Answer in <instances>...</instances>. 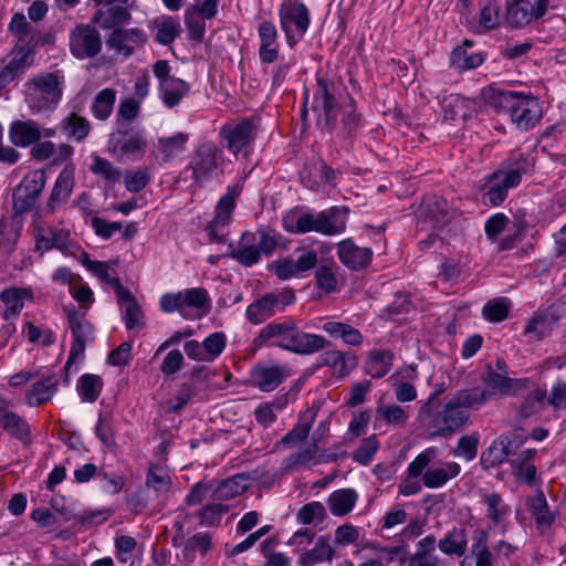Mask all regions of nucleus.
Masks as SVG:
<instances>
[{"label":"nucleus","mask_w":566,"mask_h":566,"mask_svg":"<svg viewBox=\"0 0 566 566\" xmlns=\"http://www.w3.org/2000/svg\"><path fill=\"white\" fill-rule=\"evenodd\" d=\"M276 337L281 338L276 343L277 347L298 355L317 353L329 344L321 335L301 332L296 321L287 318L283 322H271L262 327L259 335L254 338V345L261 347L270 339Z\"/></svg>","instance_id":"1"},{"label":"nucleus","mask_w":566,"mask_h":566,"mask_svg":"<svg viewBox=\"0 0 566 566\" xmlns=\"http://www.w3.org/2000/svg\"><path fill=\"white\" fill-rule=\"evenodd\" d=\"M346 86L335 75H316L312 109L317 115V124L322 130L333 133L337 129V117L340 107L347 102Z\"/></svg>","instance_id":"2"},{"label":"nucleus","mask_w":566,"mask_h":566,"mask_svg":"<svg viewBox=\"0 0 566 566\" xmlns=\"http://www.w3.org/2000/svg\"><path fill=\"white\" fill-rule=\"evenodd\" d=\"M486 101L496 108H507L512 123L521 130L534 128L543 117L542 106L533 96L512 91L490 90Z\"/></svg>","instance_id":"3"},{"label":"nucleus","mask_w":566,"mask_h":566,"mask_svg":"<svg viewBox=\"0 0 566 566\" xmlns=\"http://www.w3.org/2000/svg\"><path fill=\"white\" fill-rule=\"evenodd\" d=\"M531 168L532 164L523 156L502 163L497 170L485 177L486 190L483 198L488 199L493 207L500 206L506 199L509 189L517 187L522 176L527 174Z\"/></svg>","instance_id":"4"},{"label":"nucleus","mask_w":566,"mask_h":566,"mask_svg":"<svg viewBox=\"0 0 566 566\" xmlns=\"http://www.w3.org/2000/svg\"><path fill=\"white\" fill-rule=\"evenodd\" d=\"M349 209L332 207L318 213H304L296 220V233L317 232L324 235L343 233L346 229Z\"/></svg>","instance_id":"5"},{"label":"nucleus","mask_w":566,"mask_h":566,"mask_svg":"<svg viewBox=\"0 0 566 566\" xmlns=\"http://www.w3.org/2000/svg\"><path fill=\"white\" fill-rule=\"evenodd\" d=\"M222 165V149L213 142H203L193 150L185 172L191 171V179L201 187L218 176Z\"/></svg>","instance_id":"6"},{"label":"nucleus","mask_w":566,"mask_h":566,"mask_svg":"<svg viewBox=\"0 0 566 566\" xmlns=\"http://www.w3.org/2000/svg\"><path fill=\"white\" fill-rule=\"evenodd\" d=\"M418 419L430 429L432 437H447L468 422L469 413L449 399L442 409L430 411L428 416Z\"/></svg>","instance_id":"7"},{"label":"nucleus","mask_w":566,"mask_h":566,"mask_svg":"<svg viewBox=\"0 0 566 566\" xmlns=\"http://www.w3.org/2000/svg\"><path fill=\"white\" fill-rule=\"evenodd\" d=\"M46 182L43 169L28 172L12 192V208L15 214L22 216L29 212L42 193Z\"/></svg>","instance_id":"8"},{"label":"nucleus","mask_w":566,"mask_h":566,"mask_svg":"<svg viewBox=\"0 0 566 566\" xmlns=\"http://www.w3.org/2000/svg\"><path fill=\"white\" fill-rule=\"evenodd\" d=\"M93 23L76 24L70 32V51L78 60L92 59L102 51V38Z\"/></svg>","instance_id":"9"},{"label":"nucleus","mask_w":566,"mask_h":566,"mask_svg":"<svg viewBox=\"0 0 566 566\" xmlns=\"http://www.w3.org/2000/svg\"><path fill=\"white\" fill-rule=\"evenodd\" d=\"M280 24L286 34L289 44L296 43L291 34V24H294L300 36H302L310 25V13L304 3L296 0H284L279 10Z\"/></svg>","instance_id":"10"},{"label":"nucleus","mask_w":566,"mask_h":566,"mask_svg":"<svg viewBox=\"0 0 566 566\" xmlns=\"http://www.w3.org/2000/svg\"><path fill=\"white\" fill-rule=\"evenodd\" d=\"M147 142L140 130L134 129L128 124H118V128L109 135L108 149L120 157L144 151Z\"/></svg>","instance_id":"11"},{"label":"nucleus","mask_w":566,"mask_h":566,"mask_svg":"<svg viewBox=\"0 0 566 566\" xmlns=\"http://www.w3.org/2000/svg\"><path fill=\"white\" fill-rule=\"evenodd\" d=\"M9 32L17 39L12 53L28 51V57L34 60V49L40 40V31L28 22L23 13H14L8 27Z\"/></svg>","instance_id":"12"},{"label":"nucleus","mask_w":566,"mask_h":566,"mask_svg":"<svg viewBox=\"0 0 566 566\" xmlns=\"http://www.w3.org/2000/svg\"><path fill=\"white\" fill-rule=\"evenodd\" d=\"M64 311L73 336L70 355L65 364V369H67L78 356L84 354L86 342L93 335V325L85 318L84 314H78L74 307Z\"/></svg>","instance_id":"13"},{"label":"nucleus","mask_w":566,"mask_h":566,"mask_svg":"<svg viewBox=\"0 0 566 566\" xmlns=\"http://www.w3.org/2000/svg\"><path fill=\"white\" fill-rule=\"evenodd\" d=\"M256 130L252 120L243 119L237 124L223 125L220 136L226 140L227 148L231 153L238 154L254 139Z\"/></svg>","instance_id":"14"},{"label":"nucleus","mask_w":566,"mask_h":566,"mask_svg":"<svg viewBox=\"0 0 566 566\" xmlns=\"http://www.w3.org/2000/svg\"><path fill=\"white\" fill-rule=\"evenodd\" d=\"M562 317L560 306L549 305L544 310H538L527 322L524 333L532 335L535 340H542L551 335Z\"/></svg>","instance_id":"15"},{"label":"nucleus","mask_w":566,"mask_h":566,"mask_svg":"<svg viewBox=\"0 0 566 566\" xmlns=\"http://www.w3.org/2000/svg\"><path fill=\"white\" fill-rule=\"evenodd\" d=\"M51 249H57L65 255L75 256L80 247L71 241L69 230L50 229L48 234L39 232L35 235V251L42 255Z\"/></svg>","instance_id":"16"},{"label":"nucleus","mask_w":566,"mask_h":566,"mask_svg":"<svg viewBox=\"0 0 566 566\" xmlns=\"http://www.w3.org/2000/svg\"><path fill=\"white\" fill-rule=\"evenodd\" d=\"M442 116L448 122H467L476 113L474 99L463 97L459 94H450L441 101Z\"/></svg>","instance_id":"17"},{"label":"nucleus","mask_w":566,"mask_h":566,"mask_svg":"<svg viewBox=\"0 0 566 566\" xmlns=\"http://www.w3.org/2000/svg\"><path fill=\"white\" fill-rule=\"evenodd\" d=\"M10 405V401L0 397V428L12 438L25 441L31 434L30 424L23 417L11 411Z\"/></svg>","instance_id":"18"},{"label":"nucleus","mask_w":566,"mask_h":566,"mask_svg":"<svg viewBox=\"0 0 566 566\" xmlns=\"http://www.w3.org/2000/svg\"><path fill=\"white\" fill-rule=\"evenodd\" d=\"M146 40L147 36L140 29L115 28L106 39V45L115 49L118 53H123L126 57H128L135 51L133 44H144Z\"/></svg>","instance_id":"19"},{"label":"nucleus","mask_w":566,"mask_h":566,"mask_svg":"<svg viewBox=\"0 0 566 566\" xmlns=\"http://www.w3.org/2000/svg\"><path fill=\"white\" fill-rule=\"evenodd\" d=\"M337 255L345 266L357 271L370 263L373 251L369 248H359L350 239H346L338 243Z\"/></svg>","instance_id":"20"},{"label":"nucleus","mask_w":566,"mask_h":566,"mask_svg":"<svg viewBox=\"0 0 566 566\" xmlns=\"http://www.w3.org/2000/svg\"><path fill=\"white\" fill-rule=\"evenodd\" d=\"M42 137L40 125L32 119L13 120L9 127L10 142L17 147H29Z\"/></svg>","instance_id":"21"},{"label":"nucleus","mask_w":566,"mask_h":566,"mask_svg":"<svg viewBox=\"0 0 566 566\" xmlns=\"http://www.w3.org/2000/svg\"><path fill=\"white\" fill-rule=\"evenodd\" d=\"M98 9L91 19L93 24H98L103 30L115 29L128 23L132 15L126 4L113 3Z\"/></svg>","instance_id":"22"},{"label":"nucleus","mask_w":566,"mask_h":566,"mask_svg":"<svg viewBox=\"0 0 566 566\" xmlns=\"http://www.w3.org/2000/svg\"><path fill=\"white\" fill-rule=\"evenodd\" d=\"M73 187L74 168L65 166L55 180L46 206V211L53 213L57 206L66 202L72 193Z\"/></svg>","instance_id":"23"},{"label":"nucleus","mask_w":566,"mask_h":566,"mask_svg":"<svg viewBox=\"0 0 566 566\" xmlns=\"http://www.w3.org/2000/svg\"><path fill=\"white\" fill-rule=\"evenodd\" d=\"M420 213L433 222L434 228L444 227L451 219L448 201L439 196H426L420 206Z\"/></svg>","instance_id":"24"},{"label":"nucleus","mask_w":566,"mask_h":566,"mask_svg":"<svg viewBox=\"0 0 566 566\" xmlns=\"http://www.w3.org/2000/svg\"><path fill=\"white\" fill-rule=\"evenodd\" d=\"M258 31L261 41L259 50L260 60L263 63L271 64L279 55L276 28L271 21H263L260 23Z\"/></svg>","instance_id":"25"},{"label":"nucleus","mask_w":566,"mask_h":566,"mask_svg":"<svg viewBox=\"0 0 566 566\" xmlns=\"http://www.w3.org/2000/svg\"><path fill=\"white\" fill-rule=\"evenodd\" d=\"M335 177L336 171L322 160L313 161L301 172L302 184L310 189H318L321 185L332 182Z\"/></svg>","instance_id":"26"},{"label":"nucleus","mask_w":566,"mask_h":566,"mask_svg":"<svg viewBox=\"0 0 566 566\" xmlns=\"http://www.w3.org/2000/svg\"><path fill=\"white\" fill-rule=\"evenodd\" d=\"M25 86L40 93L45 102H57L61 98L59 75L56 73H45L30 80Z\"/></svg>","instance_id":"27"},{"label":"nucleus","mask_w":566,"mask_h":566,"mask_svg":"<svg viewBox=\"0 0 566 566\" xmlns=\"http://www.w3.org/2000/svg\"><path fill=\"white\" fill-rule=\"evenodd\" d=\"M32 64L33 59L28 57V51L18 54L11 52L9 63L0 70V91L20 77Z\"/></svg>","instance_id":"28"},{"label":"nucleus","mask_w":566,"mask_h":566,"mask_svg":"<svg viewBox=\"0 0 566 566\" xmlns=\"http://www.w3.org/2000/svg\"><path fill=\"white\" fill-rule=\"evenodd\" d=\"M212 547L211 536L208 533L199 532L185 541L181 549L180 562L184 566H189L199 553L205 556Z\"/></svg>","instance_id":"29"},{"label":"nucleus","mask_w":566,"mask_h":566,"mask_svg":"<svg viewBox=\"0 0 566 566\" xmlns=\"http://www.w3.org/2000/svg\"><path fill=\"white\" fill-rule=\"evenodd\" d=\"M248 476L237 474L229 479L220 481L212 490L211 499L213 501H228L241 495L248 489Z\"/></svg>","instance_id":"30"},{"label":"nucleus","mask_w":566,"mask_h":566,"mask_svg":"<svg viewBox=\"0 0 566 566\" xmlns=\"http://www.w3.org/2000/svg\"><path fill=\"white\" fill-rule=\"evenodd\" d=\"M252 381L264 392L274 390L284 379V369L281 366L255 367L252 370Z\"/></svg>","instance_id":"31"},{"label":"nucleus","mask_w":566,"mask_h":566,"mask_svg":"<svg viewBox=\"0 0 566 566\" xmlns=\"http://www.w3.org/2000/svg\"><path fill=\"white\" fill-rule=\"evenodd\" d=\"M229 256L237 260L244 266H251L258 263L261 255L260 250L255 245V234L251 232H244L241 235L238 249L232 250Z\"/></svg>","instance_id":"32"},{"label":"nucleus","mask_w":566,"mask_h":566,"mask_svg":"<svg viewBox=\"0 0 566 566\" xmlns=\"http://www.w3.org/2000/svg\"><path fill=\"white\" fill-rule=\"evenodd\" d=\"M394 354L389 349H374L365 364V373L375 379L386 376L392 365Z\"/></svg>","instance_id":"33"},{"label":"nucleus","mask_w":566,"mask_h":566,"mask_svg":"<svg viewBox=\"0 0 566 566\" xmlns=\"http://www.w3.org/2000/svg\"><path fill=\"white\" fill-rule=\"evenodd\" d=\"M358 494L353 489H339L332 492L327 500L329 511L335 516L348 514L355 506Z\"/></svg>","instance_id":"34"},{"label":"nucleus","mask_w":566,"mask_h":566,"mask_svg":"<svg viewBox=\"0 0 566 566\" xmlns=\"http://www.w3.org/2000/svg\"><path fill=\"white\" fill-rule=\"evenodd\" d=\"M347 102L340 107V125L339 135L344 138L353 137L356 135L360 122L361 115L357 112L356 103L352 96H346Z\"/></svg>","instance_id":"35"},{"label":"nucleus","mask_w":566,"mask_h":566,"mask_svg":"<svg viewBox=\"0 0 566 566\" xmlns=\"http://www.w3.org/2000/svg\"><path fill=\"white\" fill-rule=\"evenodd\" d=\"M438 546L446 555L463 556L468 547L467 531L463 527H453L439 541Z\"/></svg>","instance_id":"36"},{"label":"nucleus","mask_w":566,"mask_h":566,"mask_svg":"<svg viewBox=\"0 0 566 566\" xmlns=\"http://www.w3.org/2000/svg\"><path fill=\"white\" fill-rule=\"evenodd\" d=\"M461 467L457 462H447L442 468L429 469L423 473V484L429 489L444 485L450 479L458 476Z\"/></svg>","instance_id":"37"},{"label":"nucleus","mask_w":566,"mask_h":566,"mask_svg":"<svg viewBox=\"0 0 566 566\" xmlns=\"http://www.w3.org/2000/svg\"><path fill=\"white\" fill-rule=\"evenodd\" d=\"M276 311L272 294L266 293L247 307L245 316L250 323L260 324L272 317Z\"/></svg>","instance_id":"38"},{"label":"nucleus","mask_w":566,"mask_h":566,"mask_svg":"<svg viewBox=\"0 0 566 566\" xmlns=\"http://www.w3.org/2000/svg\"><path fill=\"white\" fill-rule=\"evenodd\" d=\"M471 46L472 43L469 40H465L462 46H457L450 56L451 65L461 71L480 66L483 57L478 52H469L468 48Z\"/></svg>","instance_id":"39"},{"label":"nucleus","mask_w":566,"mask_h":566,"mask_svg":"<svg viewBox=\"0 0 566 566\" xmlns=\"http://www.w3.org/2000/svg\"><path fill=\"white\" fill-rule=\"evenodd\" d=\"M526 505L538 526H551L555 522L556 515L549 510L543 491H537L534 497H527Z\"/></svg>","instance_id":"40"},{"label":"nucleus","mask_w":566,"mask_h":566,"mask_svg":"<svg viewBox=\"0 0 566 566\" xmlns=\"http://www.w3.org/2000/svg\"><path fill=\"white\" fill-rule=\"evenodd\" d=\"M335 554L326 536H319L313 549L305 551L298 558V564L311 566L323 560H331Z\"/></svg>","instance_id":"41"},{"label":"nucleus","mask_w":566,"mask_h":566,"mask_svg":"<svg viewBox=\"0 0 566 566\" xmlns=\"http://www.w3.org/2000/svg\"><path fill=\"white\" fill-rule=\"evenodd\" d=\"M491 394L479 387L458 390L450 399L461 409H472L483 405Z\"/></svg>","instance_id":"42"},{"label":"nucleus","mask_w":566,"mask_h":566,"mask_svg":"<svg viewBox=\"0 0 566 566\" xmlns=\"http://www.w3.org/2000/svg\"><path fill=\"white\" fill-rule=\"evenodd\" d=\"M528 0H513L506 7V22L512 28H522L533 19Z\"/></svg>","instance_id":"43"},{"label":"nucleus","mask_w":566,"mask_h":566,"mask_svg":"<svg viewBox=\"0 0 566 566\" xmlns=\"http://www.w3.org/2000/svg\"><path fill=\"white\" fill-rule=\"evenodd\" d=\"M376 417L385 421L387 426L403 427L409 419V407L399 405H380L376 408Z\"/></svg>","instance_id":"44"},{"label":"nucleus","mask_w":566,"mask_h":566,"mask_svg":"<svg viewBox=\"0 0 566 566\" xmlns=\"http://www.w3.org/2000/svg\"><path fill=\"white\" fill-rule=\"evenodd\" d=\"M56 386L57 380L53 376L34 382L27 397L28 403L30 406H40L49 401L56 391Z\"/></svg>","instance_id":"45"},{"label":"nucleus","mask_w":566,"mask_h":566,"mask_svg":"<svg viewBox=\"0 0 566 566\" xmlns=\"http://www.w3.org/2000/svg\"><path fill=\"white\" fill-rule=\"evenodd\" d=\"M489 533L479 530L472 538L471 554L475 557V566H493V555L488 545Z\"/></svg>","instance_id":"46"},{"label":"nucleus","mask_w":566,"mask_h":566,"mask_svg":"<svg viewBox=\"0 0 566 566\" xmlns=\"http://www.w3.org/2000/svg\"><path fill=\"white\" fill-rule=\"evenodd\" d=\"M240 190L237 187L228 188V191L222 196L214 211L216 222H221V227H226L231 220V213L235 208V200L239 197Z\"/></svg>","instance_id":"47"},{"label":"nucleus","mask_w":566,"mask_h":566,"mask_svg":"<svg viewBox=\"0 0 566 566\" xmlns=\"http://www.w3.org/2000/svg\"><path fill=\"white\" fill-rule=\"evenodd\" d=\"M103 381L98 375L84 374L77 381V391L83 401L94 402L99 397Z\"/></svg>","instance_id":"48"},{"label":"nucleus","mask_w":566,"mask_h":566,"mask_svg":"<svg viewBox=\"0 0 566 566\" xmlns=\"http://www.w3.org/2000/svg\"><path fill=\"white\" fill-rule=\"evenodd\" d=\"M160 86L163 92V102L169 108L178 105L189 91L188 83L180 78H171Z\"/></svg>","instance_id":"49"},{"label":"nucleus","mask_w":566,"mask_h":566,"mask_svg":"<svg viewBox=\"0 0 566 566\" xmlns=\"http://www.w3.org/2000/svg\"><path fill=\"white\" fill-rule=\"evenodd\" d=\"M115 101L116 93L113 88L102 90L93 101L91 107L93 115L101 120L106 119L113 111Z\"/></svg>","instance_id":"50"},{"label":"nucleus","mask_w":566,"mask_h":566,"mask_svg":"<svg viewBox=\"0 0 566 566\" xmlns=\"http://www.w3.org/2000/svg\"><path fill=\"white\" fill-rule=\"evenodd\" d=\"M30 295L31 293L25 289H6L0 295L2 302L7 306L4 317L9 318V316L18 315L23 307L24 297Z\"/></svg>","instance_id":"51"},{"label":"nucleus","mask_w":566,"mask_h":566,"mask_svg":"<svg viewBox=\"0 0 566 566\" xmlns=\"http://www.w3.org/2000/svg\"><path fill=\"white\" fill-rule=\"evenodd\" d=\"M296 518L304 525L323 523L326 518V510L321 502L313 501L298 509Z\"/></svg>","instance_id":"52"},{"label":"nucleus","mask_w":566,"mask_h":566,"mask_svg":"<svg viewBox=\"0 0 566 566\" xmlns=\"http://www.w3.org/2000/svg\"><path fill=\"white\" fill-rule=\"evenodd\" d=\"M510 301L499 297L489 301L482 308V315L485 319L497 323L504 321L509 315Z\"/></svg>","instance_id":"53"},{"label":"nucleus","mask_w":566,"mask_h":566,"mask_svg":"<svg viewBox=\"0 0 566 566\" xmlns=\"http://www.w3.org/2000/svg\"><path fill=\"white\" fill-rule=\"evenodd\" d=\"M180 25L177 20L171 17L163 19L157 23L156 42L168 45L179 35Z\"/></svg>","instance_id":"54"},{"label":"nucleus","mask_w":566,"mask_h":566,"mask_svg":"<svg viewBox=\"0 0 566 566\" xmlns=\"http://www.w3.org/2000/svg\"><path fill=\"white\" fill-rule=\"evenodd\" d=\"M546 396V390L542 388L531 391L520 407V415L523 418H528L539 412L545 405Z\"/></svg>","instance_id":"55"},{"label":"nucleus","mask_w":566,"mask_h":566,"mask_svg":"<svg viewBox=\"0 0 566 566\" xmlns=\"http://www.w3.org/2000/svg\"><path fill=\"white\" fill-rule=\"evenodd\" d=\"M146 486L158 493L167 492L171 485L169 474L159 465H151L146 476Z\"/></svg>","instance_id":"56"},{"label":"nucleus","mask_w":566,"mask_h":566,"mask_svg":"<svg viewBox=\"0 0 566 566\" xmlns=\"http://www.w3.org/2000/svg\"><path fill=\"white\" fill-rule=\"evenodd\" d=\"M65 129L69 130V136L75 140H83L90 133L91 126L86 118L76 114H71L62 122Z\"/></svg>","instance_id":"57"},{"label":"nucleus","mask_w":566,"mask_h":566,"mask_svg":"<svg viewBox=\"0 0 566 566\" xmlns=\"http://www.w3.org/2000/svg\"><path fill=\"white\" fill-rule=\"evenodd\" d=\"M189 136L185 133H177L174 136L159 139V150L163 153L165 160H169L172 156L182 151Z\"/></svg>","instance_id":"58"},{"label":"nucleus","mask_w":566,"mask_h":566,"mask_svg":"<svg viewBox=\"0 0 566 566\" xmlns=\"http://www.w3.org/2000/svg\"><path fill=\"white\" fill-rule=\"evenodd\" d=\"M379 448V442L375 434L361 440L359 447L353 452V460L361 465H367L373 460Z\"/></svg>","instance_id":"59"},{"label":"nucleus","mask_w":566,"mask_h":566,"mask_svg":"<svg viewBox=\"0 0 566 566\" xmlns=\"http://www.w3.org/2000/svg\"><path fill=\"white\" fill-rule=\"evenodd\" d=\"M502 442L503 439H499L497 437L492 444L482 452L480 463L483 469L494 468L505 461Z\"/></svg>","instance_id":"60"},{"label":"nucleus","mask_w":566,"mask_h":566,"mask_svg":"<svg viewBox=\"0 0 566 566\" xmlns=\"http://www.w3.org/2000/svg\"><path fill=\"white\" fill-rule=\"evenodd\" d=\"M483 379L489 387L503 394H510L516 384L515 379L507 377L505 374L496 373L490 365L486 366V374Z\"/></svg>","instance_id":"61"},{"label":"nucleus","mask_w":566,"mask_h":566,"mask_svg":"<svg viewBox=\"0 0 566 566\" xmlns=\"http://www.w3.org/2000/svg\"><path fill=\"white\" fill-rule=\"evenodd\" d=\"M229 511V506L220 503H211L198 511L197 516L203 526L219 524L221 516Z\"/></svg>","instance_id":"62"},{"label":"nucleus","mask_w":566,"mask_h":566,"mask_svg":"<svg viewBox=\"0 0 566 566\" xmlns=\"http://www.w3.org/2000/svg\"><path fill=\"white\" fill-rule=\"evenodd\" d=\"M313 417V415H308L306 418L304 415L300 419L298 423L282 438L281 442L283 444H294L296 442L304 441L311 430Z\"/></svg>","instance_id":"63"},{"label":"nucleus","mask_w":566,"mask_h":566,"mask_svg":"<svg viewBox=\"0 0 566 566\" xmlns=\"http://www.w3.org/2000/svg\"><path fill=\"white\" fill-rule=\"evenodd\" d=\"M184 307L203 308L209 303L208 292L203 287L187 289L181 292Z\"/></svg>","instance_id":"64"}]
</instances>
